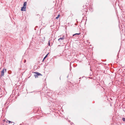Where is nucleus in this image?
<instances>
[{
  "label": "nucleus",
  "instance_id": "nucleus-6",
  "mask_svg": "<svg viewBox=\"0 0 125 125\" xmlns=\"http://www.w3.org/2000/svg\"><path fill=\"white\" fill-rule=\"evenodd\" d=\"M27 2H25L24 3V4H23V6L24 7H26V4H27Z\"/></svg>",
  "mask_w": 125,
  "mask_h": 125
},
{
  "label": "nucleus",
  "instance_id": "nucleus-16",
  "mask_svg": "<svg viewBox=\"0 0 125 125\" xmlns=\"http://www.w3.org/2000/svg\"><path fill=\"white\" fill-rule=\"evenodd\" d=\"M44 59H43V60H42V61H44Z\"/></svg>",
  "mask_w": 125,
  "mask_h": 125
},
{
  "label": "nucleus",
  "instance_id": "nucleus-1",
  "mask_svg": "<svg viewBox=\"0 0 125 125\" xmlns=\"http://www.w3.org/2000/svg\"><path fill=\"white\" fill-rule=\"evenodd\" d=\"M35 73L36 74V75H34L35 78H38V76L42 75L41 73H39L38 72H35Z\"/></svg>",
  "mask_w": 125,
  "mask_h": 125
},
{
  "label": "nucleus",
  "instance_id": "nucleus-8",
  "mask_svg": "<svg viewBox=\"0 0 125 125\" xmlns=\"http://www.w3.org/2000/svg\"><path fill=\"white\" fill-rule=\"evenodd\" d=\"M60 16V15L59 14L58 15L57 17L56 18H55L56 19H57Z\"/></svg>",
  "mask_w": 125,
  "mask_h": 125
},
{
  "label": "nucleus",
  "instance_id": "nucleus-15",
  "mask_svg": "<svg viewBox=\"0 0 125 125\" xmlns=\"http://www.w3.org/2000/svg\"><path fill=\"white\" fill-rule=\"evenodd\" d=\"M20 125H21V124H20Z\"/></svg>",
  "mask_w": 125,
  "mask_h": 125
},
{
  "label": "nucleus",
  "instance_id": "nucleus-3",
  "mask_svg": "<svg viewBox=\"0 0 125 125\" xmlns=\"http://www.w3.org/2000/svg\"><path fill=\"white\" fill-rule=\"evenodd\" d=\"M64 39V36L58 39V41L59 42H61Z\"/></svg>",
  "mask_w": 125,
  "mask_h": 125
},
{
  "label": "nucleus",
  "instance_id": "nucleus-11",
  "mask_svg": "<svg viewBox=\"0 0 125 125\" xmlns=\"http://www.w3.org/2000/svg\"><path fill=\"white\" fill-rule=\"evenodd\" d=\"M48 45L49 46H50V41H49V42L48 43Z\"/></svg>",
  "mask_w": 125,
  "mask_h": 125
},
{
  "label": "nucleus",
  "instance_id": "nucleus-5",
  "mask_svg": "<svg viewBox=\"0 0 125 125\" xmlns=\"http://www.w3.org/2000/svg\"><path fill=\"white\" fill-rule=\"evenodd\" d=\"M8 121L7 120L4 119L3 120V122H6V123H8Z\"/></svg>",
  "mask_w": 125,
  "mask_h": 125
},
{
  "label": "nucleus",
  "instance_id": "nucleus-17",
  "mask_svg": "<svg viewBox=\"0 0 125 125\" xmlns=\"http://www.w3.org/2000/svg\"><path fill=\"white\" fill-rule=\"evenodd\" d=\"M35 29V30H36V29H35V28L34 29Z\"/></svg>",
  "mask_w": 125,
  "mask_h": 125
},
{
  "label": "nucleus",
  "instance_id": "nucleus-4",
  "mask_svg": "<svg viewBox=\"0 0 125 125\" xmlns=\"http://www.w3.org/2000/svg\"><path fill=\"white\" fill-rule=\"evenodd\" d=\"M26 8V7H22L21 9V10L22 11H23L24 10H25V9Z\"/></svg>",
  "mask_w": 125,
  "mask_h": 125
},
{
  "label": "nucleus",
  "instance_id": "nucleus-2",
  "mask_svg": "<svg viewBox=\"0 0 125 125\" xmlns=\"http://www.w3.org/2000/svg\"><path fill=\"white\" fill-rule=\"evenodd\" d=\"M6 69H4V68L1 71V76H3L4 75V71H5V72L6 71Z\"/></svg>",
  "mask_w": 125,
  "mask_h": 125
},
{
  "label": "nucleus",
  "instance_id": "nucleus-14",
  "mask_svg": "<svg viewBox=\"0 0 125 125\" xmlns=\"http://www.w3.org/2000/svg\"><path fill=\"white\" fill-rule=\"evenodd\" d=\"M45 57H44V58H43V59H44H44H45Z\"/></svg>",
  "mask_w": 125,
  "mask_h": 125
},
{
  "label": "nucleus",
  "instance_id": "nucleus-9",
  "mask_svg": "<svg viewBox=\"0 0 125 125\" xmlns=\"http://www.w3.org/2000/svg\"><path fill=\"white\" fill-rule=\"evenodd\" d=\"M122 120L124 121H125V118L123 117L122 118Z\"/></svg>",
  "mask_w": 125,
  "mask_h": 125
},
{
  "label": "nucleus",
  "instance_id": "nucleus-10",
  "mask_svg": "<svg viewBox=\"0 0 125 125\" xmlns=\"http://www.w3.org/2000/svg\"><path fill=\"white\" fill-rule=\"evenodd\" d=\"M80 34V33H76V34H74L73 35V36H74L75 35H79Z\"/></svg>",
  "mask_w": 125,
  "mask_h": 125
},
{
  "label": "nucleus",
  "instance_id": "nucleus-12",
  "mask_svg": "<svg viewBox=\"0 0 125 125\" xmlns=\"http://www.w3.org/2000/svg\"><path fill=\"white\" fill-rule=\"evenodd\" d=\"M48 53L46 55V56H45V57H44L45 58H46L47 56V55L48 54Z\"/></svg>",
  "mask_w": 125,
  "mask_h": 125
},
{
  "label": "nucleus",
  "instance_id": "nucleus-7",
  "mask_svg": "<svg viewBox=\"0 0 125 125\" xmlns=\"http://www.w3.org/2000/svg\"><path fill=\"white\" fill-rule=\"evenodd\" d=\"M8 123H9V124L10 123H12L13 125H14V122H11L10 121H9V120L8 121Z\"/></svg>",
  "mask_w": 125,
  "mask_h": 125
},
{
  "label": "nucleus",
  "instance_id": "nucleus-13",
  "mask_svg": "<svg viewBox=\"0 0 125 125\" xmlns=\"http://www.w3.org/2000/svg\"><path fill=\"white\" fill-rule=\"evenodd\" d=\"M26 62V60H24V62L25 63Z\"/></svg>",
  "mask_w": 125,
  "mask_h": 125
}]
</instances>
